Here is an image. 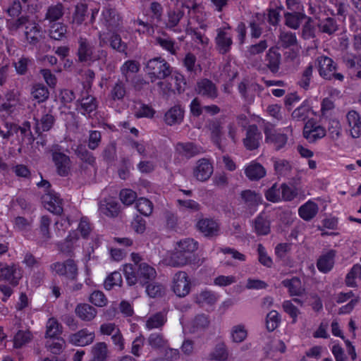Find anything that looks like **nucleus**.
I'll return each mask as SVG.
<instances>
[{
	"mask_svg": "<svg viewBox=\"0 0 361 361\" xmlns=\"http://www.w3.org/2000/svg\"><path fill=\"white\" fill-rule=\"evenodd\" d=\"M123 271L129 286L138 283L141 286H144L157 276L155 269L146 262H141L137 268H133L132 264L126 265Z\"/></svg>",
	"mask_w": 361,
	"mask_h": 361,
	"instance_id": "nucleus-1",
	"label": "nucleus"
},
{
	"mask_svg": "<svg viewBox=\"0 0 361 361\" xmlns=\"http://www.w3.org/2000/svg\"><path fill=\"white\" fill-rule=\"evenodd\" d=\"M333 5L331 0H319L317 7L319 9L317 16V27H319L321 32L331 35L335 32L338 29V25L335 19L332 17L334 16L333 11L330 6Z\"/></svg>",
	"mask_w": 361,
	"mask_h": 361,
	"instance_id": "nucleus-2",
	"label": "nucleus"
},
{
	"mask_svg": "<svg viewBox=\"0 0 361 361\" xmlns=\"http://www.w3.org/2000/svg\"><path fill=\"white\" fill-rule=\"evenodd\" d=\"M77 56L80 62L90 65L96 61L106 59L107 52L103 49L95 51V47L92 42L86 38L80 37Z\"/></svg>",
	"mask_w": 361,
	"mask_h": 361,
	"instance_id": "nucleus-3",
	"label": "nucleus"
},
{
	"mask_svg": "<svg viewBox=\"0 0 361 361\" xmlns=\"http://www.w3.org/2000/svg\"><path fill=\"white\" fill-rule=\"evenodd\" d=\"M146 71L152 82L157 80H164L171 75L172 68L162 57L157 56L147 61Z\"/></svg>",
	"mask_w": 361,
	"mask_h": 361,
	"instance_id": "nucleus-4",
	"label": "nucleus"
},
{
	"mask_svg": "<svg viewBox=\"0 0 361 361\" xmlns=\"http://www.w3.org/2000/svg\"><path fill=\"white\" fill-rule=\"evenodd\" d=\"M172 288L174 293L180 298L185 297L190 293V281L186 272L179 271L174 274Z\"/></svg>",
	"mask_w": 361,
	"mask_h": 361,
	"instance_id": "nucleus-5",
	"label": "nucleus"
},
{
	"mask_svg": "<svg viewBox=\"0 0 361 361\" xmlns=\"http://www.w3.org/2000/svg\"><path fill=\"white\" fill-rule=\"evenodd\" d=\"M53 271L64 276L70 280H75L78 276V267L75 261L68 259L63 262H56L51 265Z\"/></svg>",
	"mask_w": 361,
	"mask_h": 361,
	"instance_id": "nucleus-6",
	"label": "nucleus"
},
{
	"mask_svg": "<svg viewBox=\"0 0 361 361\" xmlns=\"http://www.w3.org/2000/svg\"><path fill=\"white\" fill-rule=\"evenodd\" d=\"M51 158L57 174L62 177L69 176L72 166L70 157L63 152H53L51 153Z\"/></svg>",
	"mask_w": 361,
	"mask_h": 361,
	"instance_id": "nucleus-7",
	"label": "nucleus"
},
{
	"mask_svg": "<svg viewBox=\"0 0 361 361\" xmlns=\"http://www.w3.org/2000/svg\"><path fill=\"white\" fill-rule=\"evenodd\" d=\"M196 92L204 98L214 100L219 96L217 86L211 80L207 78L200 79L197 82Z\"/></svg>",
	"mask_w": 361,
	"mask_h": 361,
	"instance_id": "nucleus-8",
	"label": "nucleus"
},
{
	"mask_svg": "<svg viewBox=\"0 0 361 361\" xmlns=\"http://www.w3.org/2000/svg\"><path fill=\"white\" fill-rule=\"evenodd\" d=\"M44 207L50 212L59 215L63 212L62 200L54 191H49L42 196Z\"/></svg>",
	"mask_w": 361,
	"mask_h": 361,
	"instance_id": "nucleus-9",
	"label": "nucleus"
},
{
	"mask_svg": "<svg viewBox=\"0 0 361 361\" xmlns=\"http://www.w3.org/2000/svg\"><path fill=\"white\" fill-rule=\"evenodd\" d=\"M176 152L180 157L190 159L203 152L202 148L190 142H178L175 146Z\"/></svg>",
	"mask_w": 361,
	"mask_h": 361,
	"instance_id": "nucleus-10",
	"label": "nucleus"
},
{
	"mask_svg": "<svg viewBox=\"0 0 361 361\" xmlns=\"http://www.w3.org/2000/svg\"><path fill=\"white\" fill-rule=\"evenodd\" d=\"M75 154L78 158L82 161L80 166L81 173H88L89 168H94L96 165V159L93 154L88 151L83 146H78L75 149Z\"/></svg>",
	"mask_w": 361,
	"mask_h": 361,
	"instance_id": "nucleus-11",
	"label": "nucleus"
},
{
	"mask_svg": "<svg viewBox=\"0 0 361 361\" xmlns=\"http://www.w3.org/2000/svg\"><path fill=\"white\" fill-rule=\"evenodd\" d=\"M264 134L266 142L272 145L276 150L283 149L287 143L286 134L278 133L269 127L264 128Z\"/></svg>",
	"mask_w": 361,
	"mask_h": 361,
	"instance_id": "nucleus-12",
	"label": "nucleus"
},
{
	"mask_svg": "<svg viewBox=\"0 0 361 361\" xmlns=\"http://www.w3.org/2000/svg\"><path fill=\"white\" fill-rule=\"evenodd\" d=\"M196 260V257H192L175 247L174 250L167 259L168 265L173 267H182L191 264Z\"/></svg>",
	"mask_w": 361,
	"mask_h": 361,
	"instance_id": "nucleus-13",
	"label": "nucleus"
},
{
	"mask_svg": "<svg viewBox=\"0 0 361 361\" xmlns=\"http://www.w3.org/2000/svg\"><path fill=\"white\" fill-rule=\"evenodd\" d=\"M94 331H90L87 329H83L70 335L68 341L73 345L85 346L91 344L94 341Z\"/></svg>",
	"mask_w": 361,
	"mask_h": 361,
	"instance_id": "nucleus-14",
	"label": "nucleus"
},
{
	"mask_svg": "<svg viewBox=\"0 0 361 361\" xmlns=\"http://www.w3.org/2000/svg\"><path fill=\"white\" fill-rule=\"evenodd\" d=\"M216 49L221 54H226L230 51L233 40L231 36L224 29L217 30V35L215 38Z\"/></svg>",
	"mask_w": 361,
	"mask_h": 361,
	"instance_id": "nucleus-15",
	"label": "nucleus"
},
{
	"mask_svg": "<svg viewBox=\"0 0 361 361\" xmlns=\"http://www.w3.org/2000/svg\"><path fill=\"white\" fill-rule=\"evenodd\" d=\"M262 135L256 125H251L247 129L246 137L243 140L245 147L249 150L259 147Z\"/></svg>",
	"mask_w": 361,
	"mask_h": 361,
	"instance_id": "nucleus-16",
	"label": "nucleus"
},
{
	"mask_svg": "<svg viewBox=\"0 0 361 361\" xmlns=\"http://www.w3.org/2000/svg\"><path fill=\"white\" fill-rule=\"evenodd\" d=\"M25 36L27 42L32 46H36L43 39L42 27L36 23L25 26Z\"/></svg>",
	"mask_w": 361,
	"mask_h": 361,
	"instance_id": "nucleus-17",
	"label": "nucleus"
},
{
	"mask_svg": "<svg viewBox=\"0 0 361 361\" xmlns=\"http://www.w3.org/2000/svg\"><path fill=\"white\" fill-rule=\"evenodd\" d=\"M0 274L4 279L8 281L13 286L18 284V281L22 277L20 269L15 264L2 266L0 268Z\"/></svg>",
	"mask_w": 361,
	"mask_h": 361,
	"instance_id": "nucleus-18",
	"label": "nucleus"
},
{
	"mask_svg": "<svg viewBox=\"0 0 361 361\" xmlns=\"http://www.w3.org/2000/svg\"><path fill=\"white\" fill-rule=\"evenodd\" d=\"M319 64V73L325 80L332 78L333 71H336V65L334 61L328 56H320L317 59Z\"/></svg>",
	"mask_w": 361,
	"mask_h": 361,
	"instance_id": "nucleus-19",
	"label": "nucleus"
},
{
	"mask_svg": "<svg viewBox=\"0 0 361 361\" xmlns=\"http://www.w3.org/2000/svg\"><path fill=\"white\" fill-rule=\"evenodd\" d=\"M197 228L206 237L212 238L219 235V226L213 219H200L197 224Z\"/></svg>",
	"mask_w": 361,
	"mask_h": 361,
	"instance_id": "nucleus-20",
	"label": "nucleus"
},
{
	"mask_svg": "<svg viewBox=\"0 0 361 361\" xmlns=\"http://www.w3.org/2000/svg\"><path fill=\"white\" fill-rule=\"evenodd\" d=\"M336 251L334 250L322 252L317 259V269L324 274L329 272L334 267Z\"/></svg>",
	"mask_w": 361,
	"mask_h": 361,
	"instance_id": "nucleus-21",
	"label": "nucleus"
},
{
	"mask_svg": "<svg viewBox=\"0 0 361 361\" xmlns=\"http://www.w3.org/2000/svg\"><path fill=\"white\" fill-rule=\"evenodd\" d=\"M213 172V167L207 159H202L197 161L194 169V176L200 181L207 180Z\"/></svg>",
	"mask_w": 361,
	"mask_h": 361,
	"instance_id": "nucleus-22",
	"label": "nucleus"
},
{
	"mask_svg": "<svg viewBox=\"0 0 361 361\" xmlns=\"http://www.w3.org/2000/svg\"><path fill=\"white\" fill-rule=\"evenodd\" d=\"M252 227L258 235H266L270 233V221L265 213L259 214L253 221Z\"/></svg>",
	"mask_w": 361,
	"mask_h": 361,
	"instance_id": "nucleus-23",
	"label": "nucleus"
},
{
	"mask_svg": "<svg viewBox=\"0 0 361 361\" xmlns=\"http://www.w3.org/2000/svg\"><path fill=\"white\" fill-rule=\"evenodd\" d=\"M281 60V55L274 47L270 48L265 56L266 66L273 73H276L279 71Z\"/></svg>",
	"mask_w": 361,
	"mask_h": 361,
	"instance_id": "nucleus-24",
	"label": "nucleus"
},
{
	"mask_svg": "<svg viewBox=\"0 0 361 361\" xmlns=\"http://www.w3.org/2000/svg\"><path fill=\"white\" fill-rule=\"evenodd\" d=\"M102 23L109 30L119 25V16L114 8H104L102 12Z\"/></svg>",
	"mask_w": 361,
	"mask_h": 361,
	"instance_id": "nucleus-25",
	"label": "nucleus"
},
{
	"mask_svg": "<svg viewBox=\"0 0 361 361\" xmlns=\"http://www.w3.org/2000/svg\"><path fill=\"white\" fill-rule=\"evenodd\" d=\"M16 140L20 145H31L34 141V137L30 130L29 122H24L21 126H19L18 134L16 135Z\"/></svg>",
	"mask_w": 361,
	"mask_h": 361,
	"instance_id": "nucleus-26",
	"label": "nucleus"
},
{
	"mask_svg": "<svg viewBox=\"0 0 361 361\" xmlns=\"http://www.w3.org/2000/svg\"><path fill=\"white\" fill-rule=\"evenodd\" d=\"M75 314L82 321H92L97 315V310L87 303L78 304L75 309Z\"/></svg>",
	"mask_w": 361,
	"mask_h": 361,
	"instance_id": "nucleus-27",
	"label": "nucleus"
},
{
	"mask_svg": "<svg viewBox=\"0 0 361 361\" xmlns=\"http://www.w3.org/2000/svg\"><path fill=\"white\" fill-rule=\"evenodd\" d=\"M348 125L350 127V135L353 138H357L361 135L360 116L355 111H350L347 116Z\"/></svg>",
	"mask_w": 361,
	"mask_h": 361,
	"instance_id": "nucleus-28",
	"label": "nucleus"
},
{
	"mask_svg": "<svg viewBox=\"0 0 361 361\" xmlns=\"http://www.w3.org/2000/svg\"><path fill=\"white\" fill-rule=\"evenodd\" d=\"M55 117L50 113L43 114L40 119H35L36 133L41 134L42 132L49 131L55 123Z\"/></svg>",
	"mask_w": 361,
	"mask_h": 361,
	"instance_id": "nucleus-29",
	"label": "nucleus"
},
{
	"mask_svg": "<svg viewBox=\"0 0 361 361\" xmlns=\"http://www.w3.org/2000/svg\"><path fill=\"white\" fill-rule=\"evenodd\" d=\"M209 323L210 320L207 315L197 314L190 324V331L192 334L202 332L208 328Z\"/></svg>",
	"mask_w": 361,
	"mask_h": 361,
	"instance_id": "nucleus-30",
	"label": "nucleus"
},
{
	"mask_svg": "<svg viewBox=\"0 0 361 361\" xmlns=\"http://www.w3.org/2000/svg\"><path fill=\"white\" fill-rule=\"evenodd\" d=\"M183 109L180 106L176 105L166 111L164 120L166 124L172 126L180 123L183 121Z\"/></svg>",
	"mask_w": 361,
	"mask_h": 361,
	"instance_id": "nucleus-31",
	"label": "nucleus"
},
{
	"mask_svg": "<svg viewBox=\"0 0 361 361\" xmlns=\"http://www.w3.org/2000/svg\"><path fill=\"white\" fill-rule=\"evenodd\" d=\"M147 342L153 350L165 349L169 345V341L161 333L159 332H154L149 334L147 339Z\"/></svg>",
	"mask_w": 361,
	"mask_h": 361,
	"instance_id": "nucleus-32",
	"label": "nucleus"
},
{
	"mask_svg": "<svg viewBox=\"0 0 361 361\" xmlns=\"http://www.w3.org/2000/svg\"><path fill=\"white\" fill-rule=\"evenodd\" d=\"M245 175L251 180H257L266 175L264 168L259 163H250L245 170Z\"/></svg>",
	"mask_w": 361,
	"mask_h": 361,
	"instance_id": "nucleus-33",
	"label": "nucleus"
},
{
	"mask_svg": "<svg viewBox=\"0 0 361 361\" xmlns=\"http://www.w3.org/2000/svg\"><path fill=\"white\" fill-rule=\"evenodd\" d=\"M166 322V316L164 312H159L149 316L145 322L148 330L154 329H161Z\"/></svg>",
	"mask_w": 361,
	"mask_h": 361,
	"instance_id": "nucleus-34",
	"label": "nucleus"
},
{
	"mask_svg": "<svg viewBox=\"0 0 361 361\" xmlns=\"http://www.w3.org/2000/svg\"><path fill=\"white\" fill-rule=\"evenodd\" d=\"M178 250H181L184 253L192 257H196L195 252L197 250L198 243L192 238H185L177 242L176 246Z\"/></svg>",
	"mask_w": 361,
	"mask_h": 361,
	"instance_id": "nucleus-35",
	"label": "nucleus"
},
{
	"mask_svg": "<svg viewBox=\"0 0 361 361\" xmlns=\"http://www.w3.org/2000/svg\"><path fill=\"white\" fill-rule=\"evenodd\" d=\"M281 283L283 286L288 288V292L290 295L300 296L305 291L302 287L301 281L298 277H293L292 279H286L282 281Z\"/></svg>",
	"mask_w": 361,
	"mask_h": 361,
	"instance_id": "nucleus-36",
	"label": "nucleus"
},
{
	"mask_svg": "<svg viewBox=\"0 0 361 361\" xmlns=\"http://www.w3.org/2000/svg\"><path fill=\"white\" fill-rule=\"evenodd\" d=\"M101 214L109 217H115L118 216L119 212V205L115 201H104L101 202L99 207Z\"/></svg>",
	"mask_w": 361,
	"mask_h": 361,
	"instance_id": "nucleus-37",
	"label": "nucleus"
},
{
	"mask_svg": "<svg viewBox=\"0 0 361 361\" xmlns=\"http://www.w3.org/2000/svg\"><path fill=\"white\" fill-rule=\"evenodd\" d=\"M64 14V6L61 3L51 5L48 7L45 20H48L50 23L56 22L59 20Z\"/></svg>",
	"mask_w": 361,
	"mask_h": 361,
	"instance_id": "nucleus-38",
	"label": "nucleus"
},
{
	"mask_svg": "<svg viewBox=\"0 0 361 361\" xmlns=\"http://www.w3.org/2000/svg\"><path fill=\"white\" fill-rule=\"evenodd\" d=\"M67 27L61 23H54L49 31L50 38L54 40H63L66 38Z\"/></svg>",
	"mask_w": 361,
	"mask_h": 361,
	"instance_id": "nucleus-39",
	"label": "nucleus"
},
{
	"mask_svg": "<svg viewBox=\"0 0 361 361\" xmlns=\"http://www.w3.org/2000/svg\"><path fill=\"white\" fill-rule=\"evenodd\" d=\"M285 24L290 28L296 30L300 27L305 15L299 11L287 12L284 15Z\"/></svg>",
	"mask_w": 361,
	"mask_h": 361,
	"instance_id": "nucleus-40",
	"label": "nucleus"
},
{
	"mask_svg": "<svg viewBox=\"0 0 361 361\" xmlns=\"http://www.w3.org/2000/svg\"><path fill=\"white\" fill-rule=\"evenodd\" d=\"M97 107L96 99L92 96H88L82 98L80 102V107L77 109L83 115L90 114L95 111Z\"/></svg>",
	"mask_w": 361,
	"mask_h": 361,
	"instance_id": "nucleus-41",
	"label": "nucleus"
},
{
	"mask_svg": "<svg viewBox=\"0 0 361 361\" xmlns=\"http://www.w3.org/2000/svg\"><path fill=\"white\" fill-rule=\"evenodd\" d=\"M88 14L87 6L85 4H78L73 13L72 23L77 25H82Z\"/></svg>",
	"mask_w": 361,
	"mask_h": 361,
	"instance_id": "nucleus-42",
	"label": "nucleus"
},
{
	"mask_svg": "<svg viewBox=\"0 0 361 361\" xmlns=\"http://www.w3.org/2000/svg\"><path fill=\"white\" fill-rule=\"evenodd\" d=\"M209 128L212 133V139L214 143L221 149V139L222 135L221 123L219 120H213L209 123Z\"/></svg>",
	"mask_w": 361,
	"mask_h": 361,
	"instance_id": "nucleus-43",
	"label": "nucleus"
},
{
	"mask_svg": "<svg viewBox=\"0 0 361 361\" xmlns=\"http://www.w3.org/2000/svg\"><path fill=\"white\" fill-rule=\"evenodd\" d=\"M241 198L244 203L249 207H255L262 202L260 195L250 190L242 191Z\"/></svg>",
	"mask_w": 361,
	"mask_h": 361,
	"instance_id": "nucleus-44",
	"label": "nucleus"
},
{
	"mask_svg": "<svg viewBox=\"0 0 361 361\" xmlns=\"http://www.w3.org/2000/svg\"><path fill=\"white\" fill-rule=\"evenodd\" d=\"M92 361H106L108 356L107 345L104 342H99L92 348Z\"/></svg>",
	"mask_w": 361,
	"mask_h": 361,
	"instance_id": "nucleus-45",
	"label": "nucleus"
},
{
	"mask_svg": "<svg viewBox=\"0 0 361 361\" xmlns=\"http://www.w3.org/2000/svg\"><path fill=\"white\" fill-rule=\"evenodd\" d=\"M111 48L116 51L127 55L128 45L122 41L121 37L118 33L114 32L109 39Z\"/></svg>",
	"mask_w": 361,
	"mask_h": 361,
	"instance_id": "nucleus-46",
	"label": "nucleus"
},
{
	"mask_svg": "<svg viewBox=\"0 0 361 361\" xmlns=\"http://www.w3.org/2000/svg\"><path fill=\"white\" fill-rule=\"evenodd\" d=\"M31 94L38 102H43L49 98V92L44 85L37 83L33 85Z\"/></svg>",
	"mask_w": 361,
	"mask_h": 361,
	"instance_id": "nucleus-47",
	"label": "nucleus"
},
{
	"mask_svg": "<svg viewBox=\"0 0 361 361\" xmlns=\"http://www.w3.org/2000/svg\"><path fill=\"white\" fill-rule=\"evenodd\" d=\"M62 326L54 318L49 319L47 323L46 337L59 339L62 333Z\"/></svg>",
	"mask_w": 361,
	"mask_h": 361,
	"instance_id": "nucleus-48",
	"label": "nucleus"
},
{
	"mask_svg": "<svg viewBox=\"0 0 361 361\" xmlns=\"http://www.w3.org/2000/svg\"><path fill=\"white\" fill-rule=\"evenodd\" d=\"M298 212L302 219L310 221L316 215V204L308 201L299 208Z\"/></svg>",
	"mask_w": 361,
	"mask_h": 361,
	"instance_id": "nucleus-49",
	"label": "nucleus"
},
{
	"mask_svg": "<svg viewBox=\"0 0 361 361\" xmlns=\"http://www.w3.org/2000/svg\"><path fill=\"white\" fill-rule=\"evenodd\" d=\"M310 113L314 115V111L310 106L308 102L305 101L300 106L293 111L292 117L298 120H305L309 117Z\"/></svg>",
	"mask_w": 361,
	"mask_h": 361,
	"instance_id": "nucleus-50",
	"label": "nucleus"
},
{
	"mask_svg": "<svg viewBox=\"0 0 361 361\" xmlns=\"http://www.w3.org/2000/svg\"><path fill=\"white\" fill-rule=\"evenodd\" d=\"M32 339V335L30 331L19 330L14 336L13 346L20 348Z\"/></svg>",
	"mask_w": 361,
	"mask_h": 361,
	"instance_id": "nucleus-51",
	"label": "nucleus"
},
{
	"mask_svg": "<svg viewBox=\"0 0 361 361\" xmlns=\"http://www.w3.org/2000/svg\"><path fill=\"white\" fill-rule=\"evenodd\" d=\"M279 43L283 48H289L297 44V37L295 33L281 30L279 36Z\"/></svg>",
	"mask_w": 361,
	"mask_h": 361,
	"instance_id": "nucleus-52",
	"label": "nucleus"
},
{
	"mask_svg": "<svg viewBox=\"0 0 361 361\" xmlns=\"http://www.w3.org/2000/svg\"><path fill=\"white\" fill-rule=\"evenodd\" d=\"M183 16L184 12L180 9H169L167 11L166 27L170 29L174 28L178 25Z\"/></svg>",
	"mask_w": 361,
	"mask_h": 361,
	"instance_id": "nucleus-53",
	"label": "nucleus"
},
{
	"mask_svg": "<svg viewBox=\"0 0 361 361\" xmlns=\"http://www.w3.org/2000/svg\"><path fill=\"white\" fill-rule=\"evenodd\" d=\"M135 116L137 118H152L155 111L149 105L142 102H137L134 106Z\"/></svg>",
	"mask_w": 361,
	"mask_h": 361,
	"instance_id": "nucleus-54",
	"label": "nucleus"
},
{
	"mask_svg": "<svg viewBox=\"0 0 361 361\" xmlns=\"http://www.w3.org/2000/svg\"><path fill=\"white\" fill-rule=\"evenodd\" d=\"M216 300L215 295L209 290H203L195 297V301L201 306L212 305Z\"/></svg>",
	"mask_w": 361,
	"mask_h": 361,
	"instance_id": "nucleus-55",
	"label": "nucleus"
},
{
	"mask_svg": "<svg viewBox=\"0 0 361 361\" xmlns=\"http://www.w3.org/2000/svg\"><path fill=\"white\" fill-rule=\"evenodd\" d=\"M303 135L310 142H314L316 140V121L313 118L309 119L305 124Z\"/></svg>",
	"mask_w": 361,
	"mask_h": 361,
	"instance_id": "nucleus-56",
	"label": "nucleus"
},
{
	"mask_svg": "<svg viewBox=\"0 0 361 361\" xmlns=\"http://www.w3.org/2000/svg\"><path fill=\"white\" fill-rule=\"evenodd\" d=\"M126 93V84L123 81L118 80L112 87L110 92V96L111 98L114 101L122 100L125 97Z\"/></svg>",
	"mask_w": 361,
	"mask_h": 361,
	"instance_id": "nucleus-57",
	"label": "nucleus"
},
{
	"mask_svg": "<svg viewBox=\"0 0 361 361\" xmlns=\"http://www.w3.org/2000/svg\"><path fill=\"white\" fill-rule=\"evenodd\" d=\"M355 278L361 279V265L359 264H355L350 271L347 274L345 277V284L350 287H355L357 284L355 281Z\"/></svg>",
	"mask_w": 361,
	"mask_h": 361,
	"instance_id": "nucleus-58",
	"label": "nucleus"
},
{
	"mask_svg": "<svg viewBox=\"0 0 361 361\" xmlns=\"http://www.w3.org/2000/svg\"><path fill=\"white\" fill-rule=\"evenodd\" d=\"M228 353L224 343L216 345L214 350L209 355L212 360L218 361H224L228 358Z\"/></svg>",
	"mask_w": 361,
	"mask_h": 361,
	"instance_id": "nucleus-59",
	"label": "nucleus"
},
{
	"mask_svg": "<svg viewBox=\"0 0 361 361\" xmlns=\"http://www.w3.org/2000/svg\"><path fill=\"white\" fill-rule=\"evenodd\" d=\"M136 208L140 214L148 216L152 212L153 205L149 200L146 198H140L136 202Z\"/></svg>",
	"mask_w": 361,
	"mask_h": 361,
	"instance_id": "nucleus-60",
	"label": "nucleus"
},
{
	"mask_svg": "<svg viewBox=\"0 0 361 361\" xmlns=\"http://www.w3.org/2000/svg\"><path fill=\"white\" fill-rule=\"evenodd\" d=\"M102 157L108 163H111L116 159V145L114 142H110L104 147Z\"/></svg>",
	"mask_w": 361,
	"mask_h": 361,
	"instance_id": "nucleus-61",
	"label": "nucleus"
},
{
	"mask_svg": "<svg viewBox=\"0 0 361 361\" xmlns=\"http://www.w3.org/2000/svg\"><path fill=\"white\" fill-rule=\"evenodd\" d=\"M231 337L233 342H243L247 337L245 326L242 324L234 326L231 329Z\"/></svg>",
	"mask_w": 361,
	"mask_h": 361,
	"instance_id": "nucleus-62",
	"label": "nucleus"
},
{
	"mask_svg": "<svg viewBox=\"0 0 361 361\" xmlns=\"http://www.w3.org/2000/svg\"><path fill=\"white\" fill-rule=\"evenodd\" d=\"M280 323V318L279 313L275 310H271L267 315L266 326L269 331L275 330Z\"/></svg>",
	"mask_w": 361,
	"mask_h": 361,
	"instance_id": "nucleus-63",
	"label": "nucleus"
},
{
	"mask_svg": "<svg viewBox=\"0 0 361 361\" xmlns=\"http://www.w3.org/2000/svg\"><path fill=\"white\" fill-rule=\"evenodd\" d=\"M32 63V60L27 57L22 56L18 61L13 63L16 71L18 74L23 75L27 71V68Z\"/></svg>",
	"mask_w": 361,
	"mask_h": 361,
	"instance_id": "nucleus-64",
	"label": "nucleus"
}]
</instances>
